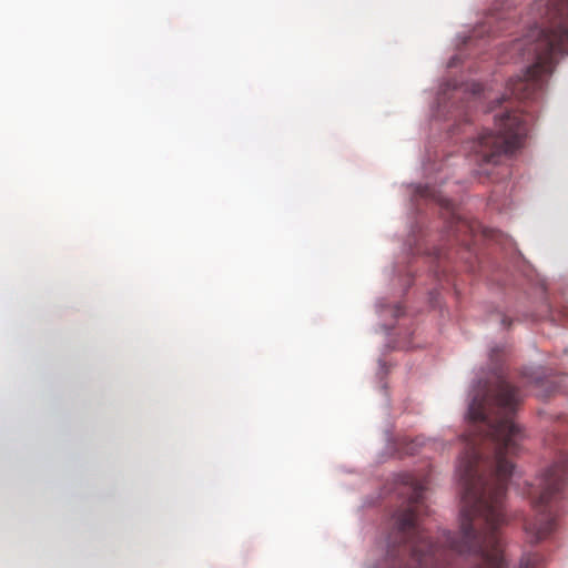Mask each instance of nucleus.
I'll list each match as a JSON object with an SVG mask.
<instances>
[{"mask_svg": "<svg viewBox=\"0 0 568 568\" xmlns=\"http://www.w3.org/2000/svg\"><path fill=\"white\" fill-rule=\"evenodd\" d=\"M524 433L518 425H473L457 471L464 487L460 531H444L434 544L420 523L425 486L405 476L407 506L394 516L382 568H507L501 528L507 524L505 495L514 473L509 459ZM536 552L519 568H542Z\"/></svg>", "mask_w": 568, "mask_h": 568, "instance_id": "f257e3e1", "label": "nucleus"}, {"mask_svg": "<svg viewBox=\"0 0 568 568\" xmlns=\"http://www.w3.org/2000/svg\"><path fill=\"white\" fill-rule=\"evenodd\" d=\"M538 7H545L541 23L513 43V51L532 61L521 75L508 82V92L519 101L539 95L554 70L555 54L568 42V0H539Z\"/></svg>", "mask_w": 568, "mask_h": 568, "instance_id": "f03ea898", "label": "nucleus"}, {"mask_svg": "<svg viewBox=\"0 0 568 568\" xmlns=\"http://www.w3.org/2000/svg\"><path fill=\"white\" fill-rule=\"evenodd\" d=\"M568 483V459L561 457L531 485L528 495L535 517L525 521L524 528L530 542H539L556 528V501Z\"/></svg>", "mask_w": 568, "mask_h": 568, "instance_id": "7ed1b4c3", "label": "nucleus"}, {"mask_svg": "<svg viewBox=\"0 0 568 568\" xmlns=\"http://www.w3.org/2000/svg\"><path fill=\"white\" fill-rule=\"evenodd\" d=\"M495 131H483L473 143L475 161L479 165L499 163L503 155L523 145L528 128L518 111H507L496 116Z\"/></svg>", "mask_w": 568, "mask_h": 568, "instance_id": "20e7f679", "label": "nucleus"}, {"mask_svg": "<svg viewBox=\"0 0 568 568\" xmlns=\"http://www.w3.org/2000/svg\"><path fill=\"white\" fill-rule=\"evenodd\" d=\"M501 322H503L504 325H509L510 324V321L506 316L503 317Z\"/></svg>", "mask_w": 568, "mask_h": 568, "instance_id": "39448f33", "label": "nucleus"}]
</instances>
